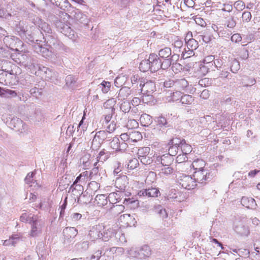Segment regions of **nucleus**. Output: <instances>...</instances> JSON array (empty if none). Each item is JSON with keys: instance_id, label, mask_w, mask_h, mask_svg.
Instances as JSON below:
<instances>
[{"instance_id": "6ab92c4d", "label": "nucleus", "mask_w": 260, "mask_h": 260, "mask_svg": "<svg viewBox=\"0 0 260 260\" xmlns=\"http://www.w3.org/2000/svg\"><path fill=\"white\" fill-rule=\"evenodd\" d=\"M241 203L243 206L249 209H255L257 207V204L255 200L250 197H243Z\"/></svg>"}, {"instance_id": "e2e57ef3", "label": "nucleus", "mask_w": 260, "mask_h": 260, "mask_svg": "<svg viewBox=\"0 0 260 260\" xmlns=\"http://www.w3.org/2000/svg\"><path fill=\"white\" fill-rule=\"evenodd\" d=\"M234 7L239 11H242L245 8V5L242 1H238L234 3Z\"/></svg>"}, {"instance_id": "4c0bfd02", "label": "nucleus", "mask_w": 260, "mask_h": 260, "mask_svg": "<svg viewBox=\"0 0 260 260\" xmlns=\"http://www.w3.org/2000/svg\"><path fill=\"white\" fill-rule=\"evenodd\" d=\"M171 49L170 48L165 47L159 51L158 55L160 57L167 58L171 55Z\"/></svg>"}, {"instance_id": "774afa93", "label": "nucleus", "mask_w": 260, "mask_h": 260, "mask_svg": "<svg viewBox=\"0 0 260 260\" xmlns=\"http://www.w3.org/2000/svg\"><path fill=\"white\" fill-rule=\"evenodd\" d=\"M97 164L98 162H95L93 164V168L92 169L89 174V177H90V179H91L92 176L96 175L99 172L98 167H96Z\"/></svg>"}, {"instance_id": "0eeeda50", "label": "nucleus", "mask_w": 260, "mask_h": 260, "mask_svg": "<svg viewBox=\"0 0 260 260\" xmlns=\"http://www.w3.org/2000/svg\"><path fill=\"white\" fill-rule=\"evenodd\" d=\"M179 178L180 185L186 189H194L197 185L196 180L191 176L182 174Z\"/></svg>"}, {"instance_id": "de8ad7c7", "label": "nucleus", "mask_w": 260, "mask_h": 260, "mask_svg": "<svg viewBox=\"0 0 260 260\" xmlns=\"http://www.w3.org/2000/svg\"><path fill=\"white\" fill-rule=\"evenodd\" d=\"M39 52L45 58L49 57L51 55V51L45 47L39 46Z\"/></svg>"}, {"instance_id": "c756f323", "label": "nucleus", "mask_w": 260, "mask_h": 260, "mask_svg": "<svg viewBox=\"0 0 260 260\" xmlns=\"http://www.w3.org/2000/svg\"><path fill=\"white\" fill-rule=\"evenodd\" d=\"M77 78L72 75H69L66 78V85L70 88H74L77 81Z\"/></svg>"}, {"instance_id": "c9c22d12", "label": "nucleus", "mask_w": 260, "mask_h": 260, "mask_svg": "<svg viewBox=\"0 0 260 260\" xmlns=\"http://www.w3.org/2000/svg\"><path fill=\"white\" fill-rule=\"evenodd\" d=\"M194 100L193 96L189 94L182 95L180 102L182 104H191Z\"/></svg>"}, {"instance_id": "412c9836", "label": "nucleus", "mask_w": 260, "mask_h": 260, "mask_svg": "<svg viewBox=\"0 0 260 260\" xmlns=\"http://www.w3.org/2000/svg\"><path fill=\"white\" fill-rule=\"evenodd\" d=\"M173 168L170 166H160L159 167L158 175L160 177H169L173 174Z\"/></svg>"}, {"instance_id": "20e7f679", "label": "nucleus", "mask_w": 260, "mask_h": 260, "mask_svg": "<svg viewBox=\"0 0 260 260\" xmlns=\"http://www.w3.org/2000/svg\"><path fill=\"white\" fill-rule=\"evenodd\" d=\"M42 35L43 34L40 31V28H38L35 25L29 27L27 26L25 34H24L22 39L26 42L35 43L40 41Z\"/></svg>"}, {"instance_id": "f3484780", "label": "nucleus", "mask_w": 260, "mask_h": 260, "mask_svg": "<svg viewBox=\"0 0 260 260\" xmlns=\"http://www.w3.org/2000/svg\"><path fill=\"white\" fill-rule=\"evenodd\" d=\"M186 166H189L190 169L192 168L195 171L204 170V168L206 166L205 161L202 159H195L191 164H190L189 162H185L183 164Z\"/></svg>"}, {"instance_id": "7ed1b4c3", "label": "nucleus", "mask_w": 260, "mask_h": 260, "mask_svg": "<svg viewBox=\"0 0 260 260\" xmlns=\"http://www.w3.org/2000/svg\"><path fill=\"white\" fill-rule=\"evenodd\" d=\"M3 120L10 128L20 133H23L27 128L26 125L21 119L17 117L10 115L6 117V119L3 118Z\"/></svg>"}, {"instance_id": "7c9ffc66", "label": "nucleus", "mask_w": 260, "mask_h": 260, "mask_svg": "<svg viewBox=\"0 0 260 260\" xmlns=\"http://www.w3.org/2000/svg\"><path fill=\"white\" fill-rule=\"evenodd\" d=\"M15 39L19 40L18 38H15V37L7 36L4 38L3 41L7 47L12 49Z\"/></svg>"}, {"instance_id": "338daca9", "label": "nucleus", "mask_w": 260, "mask_h": 260, "mask_svg": "<svg viewBox=\"0 0 260 260\" xmlns=\"http://www.w3.org/2000/svg\"><path fill=\"white\" fill-rule=\"evenodd\" d=\"M12 16L11 14L4 9L0 8V17L4 18L6 19H9Z\"/></svg>"}, {"instance_id": "ddd939ff", "label": "nucleus", "mask_w": 260, "mask_h": 260, "mask_svg": "<svg viewBox=\"0 0 260 260\" xmlns=\"http://www.w3.org/2000/svg\"><path fill=\"white\" fill-rule=\"evenodd\" d=\"M14 74V73L12 69H7L3 66L2 69H0V83L3 85H7L9 82L10 76Z\"/></svg>"}, {"instance_id": "9b49d317", "label": "nucleus", "mask_w": 260, "mask_h": 260, "mask_svg": "<svg viewBox=\"0 0 260 260\" xmlns=\"http://www.w3.org/2000/svg\"><path fill=\"white\" fill-rule=\"evenodd\" d=\"M29 223L31 224L29 234L31 237H37L42 233V223L41 221L37 219V216Z\"/></svg>"}, {"instance_id": "e433bc0d", "label": "nucleus", "mask_w": 260, "mask_h": 260, "mask_svg": "<svg viewBox=\"0 0 260 260\" xmlns=\"http://www.w3.org/2000/svg\"><path fill=\"white\" fill-rule=\"evenodd\" d=\"M150 152V148L148 147H142L138 149L137 155L139 159L143 157H145L149 155Z\"/></svg>"}, {"instance_id": "f03ea898", "label": "nucleus", "mask_w": 260, "mask_h": 260, "mask_svg": "<svg viewBox=\"0 0 260 260\" xmlns=\"http://www.w3.org/2000/svg\"><path fill=\"white\" fill-rule=\"evenodd\" d=\"M130 219L129 214H123L120 215L118 219V225L120 230L115 233V238L117 242L119 244L124 243L126 242L125 235L121 230V229L125 228L129 225L128 221Z\"/></svg>"}, {"instance_id": "c03bdc74", "label": "nucleus", "mask_w": 260, "mask_h": 260, "mask_svg": "<svg viewBox=\"0 0 260 260\" xmlns=\"http://www.w3.org/2000/svg\"><path fill=\"white\" fill-rule=\"evenodd\" d=\"M119 106L120 110L124 113L129 112L131 108L130 103L126 100L122 101Z\"/></svg>"}, {"instance_id": "ea45409f", "label": "nucleus", "mask_w": 260, "mask_h": 260, "mask_svg": "<svg viewBox=\"0 0 260 260\" xmlns=\"http://www.w3.org/2000/svg\"><path fill=\"white\" fill-rule=\"evenodd\" d=\"M103 142V140H100L99 138H96L95 137H94L91 143V148L93 150H98L101 147Z\"/></svg>"}, {"instance_id": "a211bd4d", "label": "nucleus", "mask_w": 260, "mask_h": 260, "mask_svg": "<svg viewBox=\"0 0 260 260\" xmlns=\"http://www.w3.org/2000/svg\"><path fill=\"white\" fill-rule=\"evenodd\" d=\"M88 236L91 241L102 238L103 234L101 232L100 225H96L92 226L89 231Z\"/></svg>"}, {"instance_id": "09e8293b", "label": "nucleus", "mask_w": 260, "mask_h": 260, "mask_svg": "<svg viewBox=\"0 0 260 260\" xmlns=\"http://www.w3.org/2000/svg\"><path fill=\"white\" fill-rule=\"evenodd\" d=\"M68 24L64 23L60 20H57L55 23V27L58 31L62 33L65 29V26H67Z\"/></svg>"}, {"instance_id": "aec40b11", "label": "nucleus", "mask_w": 260, "mask_h": 260, "mask_svg": "<svg viewBox=\"0 0 260 260\" xmlns=\"http://www.w3.org/2000/svg\"><path fill=\"white\" fill-rule=\"evenodd\" d=\"M169 144L172 145L168 150V154L171 156H175L177 154L179 145V140L178 139L171 140Z\"/></svg>"}, {"instance_id": "79ce46f5", "label": "nucleus", "mask_w": 260, "mask_h": 260, "mask_svg": "<svg viewBox=\"0 0 260 260\" xmlns=\"http://www.w3.org/2000/svg\"><path fill=\"white\" fill-rule=\"evenodd\" d=\"M104 107L106 109V111L114 112V100L111 99L107 100L104 104Z\"/></svg>"}, {"instance_id": "4be33fe9", "label": "nucleus", "mask_w": 260, "mask_h": 260, "mask_svg": "<svg viewBox=\"0 0 260 260\" xmlns=\"http://www.w3.org/2000/svg\"><path fill=\"white\" fill-rule=\"evenodd\" d=\"M153 211L159 215L160 217L162 219L166 218L168 217V214L165 209L160 205H155L152 208L148 209L147 211Z\"/></svg>"}, {"instance_id": "2eb2a0df", "label": "nucleus", "mask_w": 260, "mask_h": 260, "mask_svg": "<svg viewBox=\"0 0 260 260\" xmlns=\"http://www.w3.org/2000/svg\"><path fill=\"white\" fill-rule=\"evenodd\" d=\"M140 86L141 87V93L144 95L145 94H152L155 90V83L152 81H147L143 84L141 82Z\"/></svg>"}, {"instance_id": "864d4df0", "label": "nucleus", "mask_w": 260, "mask_h": 260, "mask_svg": "<svg viewBox=\"0 0 260 260\" xmlns=\"http://www.w3.org/2000/svg\"><path fill=\"white\" fill-rule=\"evenodd\" d=\"M107 134H110V133H107L105 131H100L95 133L94 137L104 141L107 137Z\"/></svg>"}, {"instance_id": "cd10ccee", "label": "nucleus", "mask_w": 260, "mask_h": 260, "mask_svg": "<svg viewBox=\"0 0 260 260\" xmlns=\"http://www.w3.org/2000/svg\"><path fill=\"white\" fill-rule=\"evenodd\" d=\"M182 93L179 91H176L173 93H170V95L167 96V100L168 102H175L179 100H181Z\"/></svg>"}, {"instance_id": "bb28decb", "label": "nucleus", "mask_w": 260, "mask_h": 260, "mask_svg": "<svg viewBox=\"0 0 260 260\" xmlns=\"http://www.w3.org/2000/svg\"><path fill=\"white\" fill-rule=\"evenodd\" d=\"M140 121L144 126H148L152 122V117L147 114H142L140 118Z\"/></svg>"}, {"instance_id": "052dcab7", "label": "nucleus", "mask_w": 260, "mask_h": 260, "mask_svg": "<svg viewBox=\"0 0 260 260\" xmlns=\"http://www.w3.org/2000/svg\"><path fill=\"white\" fill-rule=\"evenodd\" d=\"M187 160L186 155L184 153H181L178 155L176 157V161L181 165L182 163L185 162Z\"/></svg>"}, {"instance_id": "4d7b16f0", "label": "nucleus", "mask_w": 260, "mask_h": 260, "mask_svg": "<svg viewBox=\"0 0 260 260\" xmlns=\"http://www.w3.org/2000/svg\"><path fill=\"white\" fill-rule=\"evenodd\" d=\"M156 173L153 172H150L147 176L146 182L148 183L153 182L156 180Z\"/></svg>"}, {"instance_id": "603ef678", "label": "nucleus", "mask_w": 260, "mask_h": 260, "mask_svg": "<svg viewBox=\"0 0 260 260\" xmlns=\"http://www.w3.org/2000/svg\"><path fill=\"white\" fill-rule=\"evenodd\" d=\"M36 216L33 215L32 216H29L27 215L26 213H23L20 217V220L22 222L30 223L34 220Z\"/></svg>"}, {"instance_id": "f704fd0d", "label": "nucleus", "mask_w": 260, "mask_h": 260, "mask_svg": "<svg viewBox=\"0 0 260 260\" xmlns=\"http://www.w3.org/2000/svg\"><path fill=\"white\" fill-rule=\"evenodd\" d=\"M89 243L88 241H83L78 243L75 245L76 249L79 251H84L88 249Z\"/></svg>"}, {"instance_id": "37998d69", "label": "nucleus", "mask_w": 260, "mask_h": 260, "mask_svg": "<svg viewBox=\"0 0 260 260\" xmlns=\"http://www.w3.org/2000/svg\"><path fill=\"white\" fill-rule=\"evenodd\" d=\"M111 153L109 152H105V150L101 151L99 154V156L97 157V160L100 162H104L109 157V155Z\"/></svg>"}, {"instance_id": "9d476101", "label": "nucleus", "mask_w": 260, "mask_h": 260, "mask_svg": "<svg viewBox=\"0 0 260 260\" xmlns=\"http://www.w3.org/2000/svg\"><path fill=\"white\" fill-rule=\"evenodd\" d=\"M193 178L196 183L204 184L206 181L210 179V174L208 170L206 169L201 170L194 171L193 174Z\"/></svg>"}, {"instance_id": "8fccbe9b", "label": "nucleus", "mask_w": 260, "mask_h": 260, "mask_svg": "<svg viewBox=\"0 0 260 260\" xmlns=\"http://www.w3.org/2000/svg\"><path fill=\"white\" fill-rule=\"evenodd\" d=\"M147 197H156L159 193V191L156 188H151L147 189Z\"/></svg>"}, {"instance_id": "a18cd8bd", "label": "nucleus", "mask_w": 260, "mask_h": 260, "mask_svg": "<svg viewBox=\"0 0 260 260\" xmlns=\"http://www.w3.org/2000/svg\"><path fill=\"white\" fill-rule=\"evenodd\" d=\"M38 69L41 72L44 73L45 75L46 78L50 79L52 77L53 74L52 72L48 68L43 66L38 67Z\"/></svg>"}, {"instance_id": "69168bd1", "label": "nucleus", "mask_w": 260, "mask_h": 260, "mask_svg": "<svg viewBox=\"0 0 260 260\" xmlns=\"http://www.w3.org/2000/svg\"><path fill=\"white\" fill-rule=\"evenodd\" d=\"M242 18L243 21L248 22L250 21L251 19V14L250 12L245 11L243 13Z\"/></svg>"}, {"instance_id": "a19ab883", "label": "nucleus", "mask_w": 260, "mask_h": 260, "mask_svg": "<svg viewBox=\"0 0 260 260\" xmlns=\"http://www.w3.org/2000/svg\"><path fill=\"white\" fill-rule=\"evenodd\" d=\"M130 94V90L129 88L127 87H122L119 92L118 93V98H121L123 100L125 99V97H127ZM119 100L120 99H118Z\"/></svg>"}, {"instance_id": "49530a36", "label": "nucleus", "mask_w": 260, "mask_h": 260, "mask_svg": "<svg viewBox=\"0 0 260 260\" xmlns=\"http://www.w3.org/2000/svg\"><path fill=\"white\" fill-rule=\"evenodd\" d=\"M188 85V83L185 79L178 80L175 82V86L179 89H184Z\"/></svg>"}, {"instance_id": "2f4dec72", "label": "nucleus", "mask_w": 260, "mask_h": 260, "mask_svg": "<svg viewBox=\"0 0 260 260\" xmlns=\"http://www.w3.org/2000/svg\"><path fill=\"white\" fill-rule=\"evenodd\" d=\"M89 156V155H85L80 159V163L83 164L84 169H89L93 160V159H90Z\"/></svg>"}, {"instance_id": "680f3d73", "label": "nucleus", "mask_w": 260, "mask_h": 260, "mask_svg": "<svg viewBox=\"0 0 260 260\" xmlns=\"http://www.w3.org/2000/svg\"><path fill=\"white\" fill-rule=\"evenodd\" d=\"M172 64V59L170 58L165 59L162 62L160 61V65L163 70L168 69Z\"/></svg>"}, {"instance_id": "0e129e2a", "label": "nucleus", "mask_w": 260, "mask_h": 260, "mask_svg": "<svg viewBox=\"0 0 260 260\" xmlns=\"http://www.w3.org/2000/svg\"><path fill=\"white\" fill-rule=\"evenodd\" d=\"M139 159L143 165H149L152 162L151 157L149 155H147L145 157H143L142 158L140 157V158Z\"/></svg>"}, {"instance_id": "b1692460", "label": "nucleus", "mask_w": 260, "mask_h": 260, "mask_svg": "<svg viewBox=\"0 0 260 260\" xmlns=\"http://www.w3.org/2000/svg\"><path fill=\"white\" fill-rule=\"evenodd\" d=\"M157 161L160 162L161 166H170L173 162V157L168 154H165L160 157H157Z\"/></svg>"}, {"instance_id": "1a4fd4ad", "label": "nucleus", "mask_w": 260, "mask_h": 260, "mask_svg": "<svg viewBox=\"0 0 260 260\" xmlns=\"http://www.w3.org/2000/svg\"><path fill=\"white\" fill-rule=\"evenodd\" d=\"M43 38L45 40L46 44L50 48L53 49H58L61 47V43L57 39L54 34L42 35Z\"/></svg>"}, {"instance_id": "bf43d9fd", "label": "nucleus", "mask_w": 260, "mask_h": 260, "mask_svg": "<svg viewBox=\"0 0 260 260\" xmlns=\"http://www.w3.org/2000/svg\"><path fill=\"white\" fill-rule=\"evenodd\" d=\"M143 95L142 101L144 103L148 104L153 101V97L152 94H145V95Z\"/></svg>"}, {"instance_id": "473e14b6", "label": "nucleus", "mask_w": 260, "mask_h": 260, "mask_svg": "<svg viewBox=\"0 0 260 260\" xmlns=\"http://www.w3.org/2000/svg\"><path fill=\"white\" fill-rule=\"evenodd\" d=\"M17 96L15 91L9 89L3 88L1 96L6 98H11Z\"/></svg>"}, {"instance_id": "f8f14e48", "label": "nucleus", "mask_w": 260, "mask_h": 260, "mask_svg": "<svg viewBox=\"0 0 260 260\" xmlns=\"http://www.w3.org/2000/svg\"><path fill=\"white\" fill-rule=\"evenodd\" d=\"M21 56L24 59H25V60L22 62V64L30 71H35L39 67L35 58L24 54H22Z\"/></svg>"}, {"instance_id": "393cba45", "label": "nucleus", "mask_w": 260, "mask_h": 260, "mask_svg": "<svg viewBox=\"0 0 260 260\" xmlns=\"http://www.w3.org/2000/svg\"><path fill=\"white\" fill-rule=\"evenodd\" d=\"M179 145L182 153L186 155L189 154L192 150L191 146L186 143L184 140H179Z\"/></svg>"}, {"instance_id": "5fc2aeb1", "label": "nucleus", "mask_w": 260, "mask_h": 260, "mask_svg": "<svg viewBox=\"0 0 260 260\" xmlns=\"http://www.w3.org/2000/svg\"><path fill=\"white\" fill-rule=\"evenodd\" d=\"M214 59L215 58L213 55L208 56L204 58L203 63L204 64H208V66H207V67H211L213 65V61H214Z\"/></svg>"}, {"instance_id": "f257e3e1", "label": "nucleus", "mask_w": 260, "mask_h": 260, "mask_svg": "<svg viewBox=\"0 0 260 260\" xmlns=\"http://www.w3.org/2000/svg\"><path fill=\"white\" fill-rule=\"evenodd\" d=\"M127 254L130 257L144 260L150 256L152 250L149 246L144 245L139 247H132L128 248L127 250Z\"/></svg>"}, {"instance_id": "72a5a7b5", "label": "nucleus", "mask_w": 260, "mask_h": 260, "mask_svg": "<svg viewBox=\"0 0 260 260\" xmlns=\"http://www.w3.org/2000/svg\"><path fill=\"white\" fill-rule=\"evenodd\" d=\"M27 26H24L22 23L19 22L17 24L15 27V30L17 32V34L21 38L23 37L25 34V30L27 28Z\"/></svg>"}, {"instance_id": "423d86ee", "label": "nucleus", "mask_w": 260, "mask_h": 260, "mask_svg": "<svg viewBox=\"0 0 260 260\" xmlns=\"http://www.w3.org/2000/svg\"><path fill=\"white\" fill-rule=\"evenodd\" d=\"M113 196H114V192L110 193L108 197H106L105 194H98L95 198L94 202L98 206H105V209L111 211L114 207V203L110 200Z\"/></svg>"}, {"instance_id": "c85d7f7f", "label": "nucleus", "mask_w": 260, "mask_h": 260, "mask_svg": "<svg viewBox=\"0 0 260 260\" xmlns=\"http://www.w3.org/2000/svg\"><path fill=\"white\" fill-rule=\"evenodd\" d=\"M62 34L72 40L75 39L77 36L76 32L68 25L65 26V29Z\"/></svg>"}, {"instance_id": "13d9d810", "label": "nucleus", "mask_w": 260, "mask_h": 260, "mask_svg": "<svg viewBox=\"0 0 260 260\" xmlns=\"http://www.w3.org/2000/svg\"><path fill=\"white\" fill-rule=\"evenodd\" d=\"M42 90V89L41 88L39 89V88L35 87L34 88L30 89L29 92H30V93L32 96H36V98H37L39 96L41 95Z\"/></svg>"}, {"instance_id": "a878e982", "label": "nucleus", "mask_w": 260, "mask_h": 260, "mask_svg": "<svg viewBox=\"0 0 260 260\" xmlns=\"http://www.w3.org/2000/svg\"><path fill=\"white\" fill-rule=\"evenodd\" d=\"M186 46L188 51H190L188 54L190 55L192 53L193 50H196L198 47V42L194 39H190L186 42Z\"/></svg>"}, {"instance_id": "3c124183", "label": "nucleus", "mask_w": 260, "mask_h": 260, "mask_svg": "<svg viewBox=\"0 0 260 260\" xmlns=\"http://www.w3.org/2000/svg\"><path fill=\"white\" fill-rule=\"evenodd\" d=\"M234 230L236 232L241 235H243L245 234V232H244L245 227L240 222L235 223Z\"/></svg>"}, {"instance_id": "dca6fc26", "label": "nucleus", "mask_w": 260, "mask_h": 260, "mask_svg": "<svg viewBox=\"0 0 260 260\" xmlns=\"http://www.w3.org/2000/svg\"><path fill=\"white\" fill-rule=\"evenodd\" d=\"M65 241L71 242L78 234L77 230L73 227H67L63 231Z\"/></svg>"}, {"instance_id": "39448f33", "label": "nucleus", "mask_w": 260, "mask_h": 260, "mask_svg": "<svg viewBox=\"0 0 260 260\" xmlns=\"http://www.w3.org/2000/svg\"><path fill=\"white\" fill-rule=\"evenodd\" d=\"M127 183V177L125 175L120 176L117 177L115 181V187L119 190L115 189V200L116 202H119L120 200L124 198L125 193L124 191Z\"/></svg>"}, {"instance_id": "4468645a", "label": "nucleus", "mask_w": 260, "mask_h": 260, "mask_svg": "<svg viewBox=\"0 0 260 260\" xmlns=\"http://www.w3.org/2000/svg\"><path fill=\"white\" fill-rule=\"evenodd\" d=\"M148 59L150 63L151 72H155L160 68V60L158 58L157 55L151 54L149 56Z\"/></svg>"}, {"instance_id": "58836bf2", "label": "nucleus", "mask_w": 260, "mask_h": 260, "mask_svg": "<svg viewBox=\"0 0 260 260\" xmlns=\"http://www.w3.org/2000/svg\"><path fill=\"white\" fill-rule=\"evenodd\" d=\"M140 70L143 72L150 70V66L149 59H146L142 61L139 65Z\"/></svg>"}, {"instance_id": "6e6d98bb", "label": "nucleus", "mask_w": 260, "mask_h": 260, "mask_svg": "<svg viewBox=\"0 0 260 260\" xmlns=\"http://www.w3.org/2000/svg\"><path fill=\"white\" fill-rule=\"evenodd\" d=\"M138 160L137 159L134 158L132 159H131L128 164H127V167L128 169H130L131 170L134 169L135 168L137 167V166L138 165Z\"/></svg>"}, {"instance_id": "6e6552de", "label": "nucleus", "mask_w": 260, "mask_h": 260, "mask_svg": "<svg viewBox=\"0 0 260 260\" xmlns=\"http://www.w3.org/2000/svg\"><path fill=\"white\" fill-rule=\"evenodd\" d=\"M31 22L35 25L38 28H40V31L44 35L52 34V30L50 25L41 18L35 16L31 20Z\"/></svg>"}, {"instance_id": "5701e85b", "label": "nucleus", "mask_w": 260, "mask_h": 260, "mask_svg": "<svg viewBox=\"0 0 260 260\" xmlns=\"http://www.w3.org/2000/svg\"><path fill=\"white\" fill-rule=\"evenodd\" d=\"M121 142L120 141L119 138H117L116 143H119V146H117L116 149L120 151L125 149L126 147V144L124 142L128 139V135L126 134H122L119 136ZM116 141L115 140V142Z\"/></svg>"}]
</instances>
